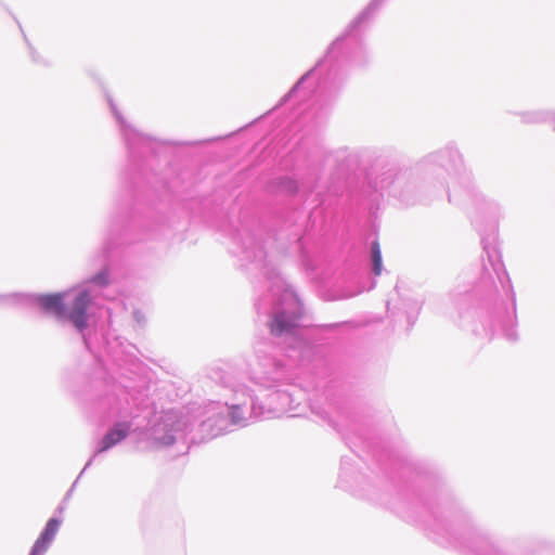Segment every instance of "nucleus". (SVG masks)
Masks as SVG:
<instances>
[{"mask_svg": "<svg viewBox=\"0 0 555 555\" xmlns=\"http://www.w3.org/2000/svg\"><path fill=\"white\" fill-rule=\"evenodd\" d=\"M134 317H135V319L138 320V322H140V318H139V317H140V313H139V312H135V313H134Z\"/></svg>", "mask_w": 555, "mask_h": 555, "instance_id": "nucleus-18", "label": "nucleus"}, {"mask_svg": "<svg viewBox=\"0 0 555 555\" xmlns=\"http://www.w3.org/2000/svg\"><path fill=\"white\" fill-rule=\"evenodd\" d=\"M340 41H341V39H340V38H337V39H336V40L331 44V47L328 48L327 53H328V54H331V53L336 49V47H338V46H339Z\"/></svg>", "mask_w": 555, "mask_h": 555, "instance_id": "nucleus-15", "label": "nucleus"}, {"mask_svg": "<svg viewBox=\"0 0 555 555\" xmlns=\"http://www.w3.org/2000/svg\"><path fill=\"white\" fill-rule=\"evenodd\" d=\"M59 526L60 521L55 518L48 521L43 532L36 541L30 555H42L46 552L48 544L53 540L59 530Z\"/></svg>", "mask_w": 555, "mask_h": 555, "instance_id": "nucleus-8", "label": "nucleus"}, {"mask_svg": "<svg viewBox=\"0 0 555 555\" xmlns=\"http://www.w3.org/2000/svg\"><path fill=\"white\" fill-rule=\"evenodd\" d=\"M130 430V424L128 422L116 423L101 439L99 442L95 454L103 453L122 441Z\"/></svg>", "mask_w": 555, "mask_h": 555, "instance_id": "nucleus-7", "label": "nucleus"}, {"mask_svg": "<svg viewBox=\"0 0 555 555\" xmlns=\"http://www.w3.org/2000/svg\"><path fill=\"white\" fill-rule=\"evenodd\" d=\"M485 251L487 253L489 261H490L493 270L495 271L498 279L501 282L502 286L504 288L505 287L512 288L511 279L508 276L506 270L504 269V266L500 259V256L495 251V249L490 251L489 248L487 246H485ZM511 291H513V289H511ZM512 296L513 297L515 296L514 292H512Z\"/></svg>", "mask_w": 555, "mask_h": 555, "instance_id": "nucleus-9", "label": "nucleus"}, {"mask_svg": "<svg viewBox=\"0 0 555 555\" xmlns=\"http://www.w3.org/2000/svg\"><path fill=\"white\" fill-rule=\"evenodd\" d=\"M232 397L225 402V406L219 402H212L206 406L201 415L199 428L203 434L211 438L221 434L227 427V417L233 425L246 426L249 422L266 418L264 405L258 403L249 387L242 383L231 385Z\"/></svg>", "mask_w": 555, "mask_h": 555, "instance_id": "nucleus-2", "label": "nucleus"}, {"mask_svg": "<svg viewBox=\"0 0 555 555\" xmlns=\"http://www.w3.org/2000/svg\"><path fill=\"white\" fill-rule=\"evenodd\" d=\"M195 416L189 412L168 410L156 415L144 436L153 448H165L184 441Z\"/></svg>", "mask_w": 555, "mask_h": 555, "instance_id": "nucleus-3", "label": "nucleus"}, {"mask_svg": "<svg viewBox=\"0 0 555 555\" xmlns=\"http://www.w3.org/2000/svg\"><path fill=\"white\" fill-rule=\"evenodd\" d=\"M246 257L253 258L254 261L264 268L266 264L263 262L267 255L261 245H255L254 249H247Z\"/></svg>", "mask_w": 555, "mask_h": 555, "instance_id": "nucleus-13", "label": "nucleus"}, {"mask_svg": "<svg viewBox=\"0 0 555 555\" xmlns=\"http://www.w3.org/2000/svg\"><path fill=\"white\" fill-rule=\"evenodd\" d=\"M301 315L302 307L299 299L292 291L285 289L273 313L270 325L272 335L282 338L291 348H298L301 343Z\"/></svg>", "mask_w": 555, "mask_h": 555, "instance_id": "nucleus-4", "label": "nucleus"}, {"mask_svg": "<svg viewBox=\"0 0 555 555\" xmlns=\"http://www.w3.org/2000/svg\"><path fill=\"white\" fill-rule=\"evenodd\" d=\"M371 256L373 263V272L375 275H379L382 273V253L379 244L376 241L372 243Z\"/></svg>", "mask_w": 555, "mask_h": 555, "instance_id": "nucleus-11", "label": "nucleus"}, {"mask_svg": "<svg viewBox=\"0 0 555 555\" xmlns=\"http://www.w3.org/2000/svg\"><path fill=\"white\" fill-rule=\"evenodd\" d=\"M383 1H384V0H373V1L371 2V4L367 7V9H366L364 12H362V13L360 14V16H359L354 22H353V23H354V25H356V24H358V23H361L364 18H366V16H367L371 12L375 11V10L380 5V3H382Z\"/></svg>", "mask_w": 555, "mask_h": 555, "instance_id": "nucleus-14", "label": "nucleus"}, {"mask_svg": "<svg viewBox=\"0 0 555 555\" xmlns=\"http://www.w3.org/2000/svg\"><path fill=\"white\" fill-rule=\"evenodd\" d=\"M269 370H267L266 365L258 364L257 367H254L251 371V382L259 386L260 388L270 389L272 387H278V383L280 380L281 371L278 369L275 363L271 361L268 362Z\"/></svg>", "mask_w": 555, "mask_h": 555, "instance_id": "nucleus-6", "label": "nucleus"}, {"mask_svg": "<svg viewBox=\"0 0 555 555\" xmlns=\"http://www.w3.org/2000/svg\"><path fill=\"white\" fill-rule=\"evenodd\" d=\"M4 297L3 296H0V300H2Z\"/></svg>", "mask_w": 555, "mask_h": 555, "instance_id": "nucleus-19", "label": "nucleus"}, {"mask_svg": "<svg viewBox=\"0 0 555 555\" xmlns=\"http://www.w3.org/2000/svg\"><path fill=\"white\" fill-rule=\"evenodd\" d=\"M506 336L511 339V340H515L517 338V335H516V332L515 331H511L506 334Z\"/></svg>", "mask_w": 555, "mask_h": 555, "instance_id": "nucleus-16", "label": "nucleus"}, {"mask_svg": "<svg viewBox=\"0 0 555 555\" xmlns=\"http://www.w3.org/2000/svg\"><path fill=\"white\" fill-rule=\"evenodd\" d=\"M266 418L280 417L294 408L295 398L288 390L276 389L267 396Z\"/></svg>", "mask_w": 555, "mask_h": 555, "instance_id": "nucleus-5", "label": "nucleus"}, {"mask_svg": "<svg viewBox=\"0 0 555 555\" xmlns=\"http://www.w3.org/2000/svg\"><path fill=\"white\" fill-rule=\"evenodd\" d=\"M108 283V271L103 269L91 279L63 293L30 294L22 297L26 302L54 315L60 321L72 323L78 332L83 333L91 318L95 315V311L101 308L100 296L107 297L104 289Z\"/></svg>", "mask_w": 555, "mask_h": 555, "instance_id": "nucleus-1", "label": "nucleus"}, {"mask_svg": "<svg viewBox=\"0 0 555 555\" xmlns=\"http://www.w3.org/2000/svg\"><path fill=\"white\" fill-rule=\"evenodd\" d=\"M109 105H111V108L116 117V119L118 120L120 127H121V130L124 131V135L126 138V141L131 144V140L132 138H138L139 140H142V135L137 133V131L134 129H132L131 127H129L128 125H126L125 120L122 119V117L120 116V114L117 112L115 105L109 102Z\"/></svg>", "mask_w": 555, "mask_h": 555, "instance_id": "nucleus-10", "label": "nucleus"}, {"mask_svg": "<svg viewBox=\"0 0 555 555\" xmlns=\"http://www.w3.org/2000/svg\"><path fill=\"white\" fill-rule=\"evenodd\" d=\"M325 63V60H321L318 62L317 66L311 69L310 72H308L306 75H304L301 77V79L294 86V88L289 91L288 93V96H293L294 94H296L297 92H299V90L301 89V87L317 73L321 69V67L323 66V64Z\"/></svg>", "mask_w": 555, "mask_h": 555, "instance_id": "nucleus-12", "label": "nucleus"}, {"mask_svg": "<svg viewBox=\"0 0 555 555\" xmlns=\"http://www.w3.org/2000/svg\"><path fill=\"white\" fill-rule=\"evenodd\" d=\"M82 337H83V341H85L86 347L89 348V341H88L86 335H82Z\"/></svg>", "mask_w": 555, "mask_h": 555, "instance_id": "nucleus-17", "label": "nucleus"}]
</instances>
